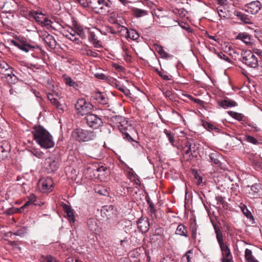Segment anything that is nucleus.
<instances>
[{
  "mask_svg": "<svg viewBox=\"0 0 262 262\" xmlns=\"http://www.w3.org/2000/svg\"><path fill=\"white\" fill-rule=\"evenodd\" d=\"M34 129V139L42 148L48 149L54 146L53 137L46 129L40 126H35Z\"/></svg>",
  "mask_w": 262,
  "mask_h": 262,
  "instance_id": "nucleus-1",
  "label": "nucleus"
},
{
  "mask_svg": "<svg viewBox=\"0 0 262 262\" xmlns=\"http://www.w3.org/2000/svg\"><path fill=\"white\" fill-rule=\"evenodd\" d=\"M91 5V10L97 14L107 15L115 10L114 5L110 0H93Z\"/></svg>",
  "mask_w": 262,
  "mask_h": 262,
  "instance_id": "nucleus-2",
  "label": "nucleus"
},
{
  "mask_svg": "<svg viewBox=\"0 0 262 262\" xmlns=\"http://www.w3.org/2000/svg\"><path fill=\"white\" fill-rule=\"evenodd\" d=\"M72 137L75 141L78 142H83L94 140L96 135L93 131L82 128H76L73 130Z\"/></svg>",
  "mask_w": 262,
  "mask_h": 262,
  "instance_id": "nucleus-3",
  "label": "nucleus"
},
{
  "mask_svg": "<svg viewBox=\"0 0 262 262\" xmlns=\"http://www.w3.org/2000/svg\"><path fill=\"white\" fill-rule=\"evenodd\" d=\"M241 61L249 68L256 69L258 67V60L251 51L246 50L242 52Z\"/></svg>",
  "mask_w": 262,
  "mask_h": 262,
  "instance_id": "nucleus-4",
  "label": "nucleus"
},
{
  "mask_svg": "<svg viewBox=\"0 0 262 262\" xmlns=\"http://www.w3.org/2000/svg\"><path fill=\"white\" fill-rule=\"evenodd\" d=\"M77 114L81 116L86 115L94 110V105L84 99H79L75 104Z\"/></svg>",
  "mask_w": 262,
  "mask_h": 262,
  "instance_id": "nucleus-5",
  "label": "nucleus"
},
{
  "mask_svg": "<svg viewBox=\"0 0 262 262\" xmlns=\"http://www.w3.org/2000/svg\"><path fill=\"white\" fill-rule=\"evenodd\" d=\"M10 43L26 53L33 51L35 49L39 48L38 46L32 45L24 39H12L10 40Z\"/></svg>",
  "mask_w": 262,
  "mask_h": 262,
  "instance_id": "nucleus-6",
  "label": "nucleus"
},
{
  "mask_svg": "<svg viewBox=\"0 0 262 262\" xmlns=\"http://www.w3.org/2000/svg\"><path fill=\"white\" fill-rule=\"evenodd\" d=\"M87 125L91 128L96 129L102 125L103 122L100 118L91 113L86 115L84 118Z\"/></svg>",
  "mask_w": 262,
  "mask_h": 262,
  "instance_id": "nucleus-7",
  "label": "nucleus"
},
{
  "mask_svg": "<svg viewBox=\"0 0 262 262\" xmlns=\"http://www.w3.org/2000/svg\"><path fill=\"white\" fill-rule=\"evenodd\" d=\"M261 7V3L258 1L252 2L244 6V10L251 14H256L260 10Z\"/></svg>",
  "mask_w": 262,
  "mask_h": 262,
  "instance_id": "nucleus-8",
  "label": "nucleus"
},
{
  "mask_svg": "<svg viewBox=\"0 0 262 262\" xmlns=\"http://www.w3.org/2000/svg\"><path fill=\"white\" fill-rule=\"evenodd\" d=\"M46 168L51 172L57 170L59 166V162L55 157H49L46 159Z\"/></svg>",
  "mask_w": 262,
  "mask_h": 262,
  "instance_id": "nucleus-9",
  "label": "nucleus"
},
{
  "mask_svg": "<svg viewBox=\"0 0 262 262\" xmlns=\"http://www.w3.org/2000/svg\"><path fill=\"white\" fill-rule=\"evenodd\" d=\"M11 150L9 143L6 141L0 142V160L6 159Z\"/></svg>",
  "mask_w": 262,
  "mask_h": 262,
  "instance_id": "nucleus-10",
  "label": "nucleus"
},
{
  "mask_svg": "<svg viewBox=\"0 0 262 262\" xmlns=\"http://www.w3.org/2000/svg\"><path fill=\"white\" fill-rule=\"evenodd\" d=\"M91 97L102 105H106L108 102V98L104 93L100 92H94L92 93Z\"/></svg>",
  "mask_w": 262,
  "mask_h": 262,
  "instance_id": "nucleus-11",
  "label": "nucleus"
},
{
  "mask_svg": "<svg viewBox=\"0 0 262 262\" xmlns=\"http://www.w3.org/2000/svg\"><path fill=\"white\" fill-rule=\"evenodd\" d=\"M39 183L43 191H50L54 184L52 179L49 177L40 179Z\"/></svg>",
  "mask_w": 262,
  "mask_h": 262,
  "instance_id": "nucleus-12",
  "label": "nucleus"
},
{
  "mask_svg": "<svg viewBox=\"0 0 262 262\" xmlns=\"http://www.w3.org/2000/svg\"><path fill=\"white\" fill-rule=\"evenodd\" d=\"M138 228L142 232L146 233L149 230V219L146 217L141 216L137 222Z\"/></svg>",
  "mask_w": 262,
  "mask_h": 262,
  "instance_id": "nucleus-13",
  "label": "nucleus"
},
{
  "mask_svg": "<svg viewBox=\"0 0 262 262\" xmlns=\"http://www.w3.org/2000/svg\"><path fill=\"white\" fill-rule=\"evenodd\" d=\"M43 36V40L47 46L51 49H55L57 47V43L54 37L48 33L45 34Z\"/></svg>",
  "mask_w": 262,
  "mask_h": 262,
  "instance_id": "nucleus-14",
  "label": "nucleus"
},
{
  "mask_svg": "<svg viewBox=\"0 0 262 262\" xmlns=\"http://www.w3.org/2000/svg\"><path fill=\"white\" fill-rule=\"evenodd\" d=\"M88 38L89 41L93 45L95 48H100L102 47L101 41L98 40V37L94 31L90 30Z\"/></svg>",
  "mask_w": 262,
  "mask_h": 262,
  "instance_id": "nucleus-15",
  "label": "nucleus"
},
{
  "mask_svg": "<svg viewBox=\"0 0 262 262\" xmlns=\"http://www.w3.org/2000/svg\"><path fill=\"white\" fill-rule=\"evenodd\" d=\"M12 70L10 68L9 66L5 62L0 63V75L1 78L5 79L6 77L11 74Z\"/></svg>",
  "mask_w": 262,
  "mask_h": 262,
  "instance_id": "nucleus-16",
  "label": "nucleus"
},
{
  "mask_svg": "<svg viewBox=\"0 0 262 262\" xmlns=\"http://www.w3.org/2000/svg\"><path fill=\"white\" fill-rule=\"evenodd\" d=\"M62 207L63 210L66 213V215L68 220L71 222L74 223L75 221V217L74 214L73 210L69 205L66 204H63L62 205Z\"/></svg>",
  "mask_w": 262,
  "mask_h": 262,
  "instance_id": "nucleus-17",
  "label": "nucleus"
},
{
  "mask_svg": "<svg viewBox=\"0 0 262 262\" xmlns=\"http://www.w3.org/2000/svg\"><path fill=\"white\" fill-rule=\"evenodd\" d=\"M87 225L90 230L96 233L99 230L98 221L96 218H90L87 222Z\"/></svg>",
  "mask_w": 262,
  "mask_h": 262,
  "instance_id": "nucleus-18",
  "label": "nucleus"
},
{
  "mask_svg": "<svg viewBox=\"0 0 262 262\" xmlns=\"http://www.w3.org/2000/svg\"><path fill=\"white\" fill-rule=\"evenodd\" d=\"M217 104L220 107H221L224 109L236 106L237 105V103L235 101L229 99H224L219 101Z\"/></svg>",
  "mask_w": 262,
  "mask_h": 262,
  "instance_id": "nucleus-19",
  "label": "nucleus"
},
{
  "mask_svg": "<svg viewBox=\"0 0 262 262\" xmlns=\"http://www.w3.org/2000/svg\"><path fill=\"white\" fill-rule=\"evenodd\" d=\"M212 225L216 234V237L219 244H221L224 243L223 235L221 230V228L218 226L217 224L212 223Z\"/></svg>",
  "mask_w": 262,
  "mask_h": 262,
  "instance_id": "nucleus-20",
  "label": "nucleus"
},
{
  "mask_svg": "<svg viewBox=\"0 0 262 262\" xmlns=\"http://www.w3.org/2000/svg\"><path fill=\"white\" fill-rule=\"evenodd\" d=\"M236 39L241 40L247 45L251 44V37L247 33H240L236 36Z\"/></svg>",
  "mask_w": 262,
  "mask_h": 262,
  "instance_id": "nucleus-21",
  "label": "nucleus"
},
{
  "mask_svg": "<svg viewBox=\"0 0 262 262\" xmlns=\"http://www.w3.org/2000/svg\"><path fill=\"white\" fill-rule=\"evenodd\" d=\"M75 29L77 36H79L82 39H86V38L88 36L89 32L90 31L89 29H83L79 27L76 28Z\"/></svg>",
  "mask_w": 262,
  "mask_h": 262,
  "instance_id": "nucleus-22",
  "label": "nucleus"
},
{
  "mask_svg": "<svg viewBox=\"0 0 262 262\" xmlns=\"http://www.w3.org/2000/svg\"><path fill=\"white\" fill-rule=\"evenodd\" d=\"M176 234L180 236L187 237V228L183 224H179L176 229Z\"/></svg>",
  "mask_w": 262,
  "mask_h": 262,
  "instance_id": "nucleus-23",
  "label": "nucleus"
},
{
  "mask_svg": "<svg viewBox=\"0 0 262 262\" xmlns=\"http://www.w3.org/2000/svg\"><path fill=\"white\" fill-rule=\"evenodd\" d=\"M260 188L258 185L255 184L251 186L249 191V193L253 198L257 197L259 195Z\"/></svg>",
  "mask_w": 262,
  "mask_h": 262,
  "instance_id": "nucleus-24",
  "label": "nucleus"
},
{
  "mask_svg": "<svg viewBox=\"0 0 262 262\" xmlns=\"http://www.w3.org/2000/svg\"><path fill=\"white\" fill-rule=\"evenodd\" d=\"M245 257L246 262H259L252 255V251L249 249L245 250Z\"/></svg>",
  "mask_w": 262,
  "mask_h": 262,
  "instance_id": "nucleus-25",
  "label": "nucleus"
},
{
  "mask_svg": "<svg viewBox=\"0 0 262 262\" xmlns=\"http://www.w3.org/2000/svg\"><path fill=\"white\" fill-rule=\"evenodd\" d=\"M210 161L215 164H220V158H221V156L217 152H211L209 155Z\"/></svg>",
  "mask_w": 262,
  "mask_h": 262,
  "instance_id": "nucleus-26",
  "label": "nucleus"
},
{
  "mask_svg": "<svg viewBox=\"0 0 262 262\" xmlns=\"http://www.w3.org/2000/svg\"><path fill=\"white\" fill-rule=\"evenodd\" d=\"M155 49L157 51V52L161 55V56L163 58H167L172 57L171 55H169L168 53L166 52L165 50L163 49V48L160 45H155Z\"/></svg>",
  "mask_w": 262,
  "mask_h": 262,
  "instance_id": "nucleus-27",
  "label": "nucleus"
},
{
  "mask_svg": "<svg viewBox=\"0 0 262 262\" xmlns=\"http://www.w3.org/2000/svg\"><path fill=\"white\" fill-rule=\"evenodd\" d=\"M236 16L238 17L243 23L245 24H251V19L249 16L241 12H236Z\"/></svg>",
  "mask_w": 262,
  "mask_h": 262,
  "instance_id": "nucleus-28",
  "label": "nucleus"
},
{
  "mask_svg": "<svg viewBox=\"0 0 262 262\" xmlns=\"http://www.w3.org/2000/svg\"><path fill=\"white\" fill-rule=\"evenodd\" d=\"M220 247L222 252L223 255L225 257L231 256V252L228 246L224 243H222V245L220 244Z\"/></svg>",
  "mask_w": 262,
  "mask_h": 262,
  "instance_id": "nucleus-29",
  "label": "nucleus"
},
{
  "mask_svg": "<svg viewBox=\"0 0 262 262\" xmlns=\"http://www.w3.org/2000/svg\"><path fill=\"white\" fill-rule=\"evenodd\" d=\"M133 12L134 16L137 17L144 16L148 14L147 11L137 8H134Z\"/></svg>",
  "mask_w": 262,
  "mask_h": 262,
  "instance_id": "nucleus-30",
  "label": "nucleus"
},
{
  "mask_svg": "<svg viewBox=\"0 0 262 262\" xmlns=\"http://www.w3.org/2000/svg\"><path fill=\"white\" fill-rule=\"evenodd\" d=\"M163 232V229L161 227L156 229L154 233L151 235V239L155 241L158 239V237H161Z\"/></svg>",
  "mask_w": 262,
  "mask_h": 262,
  "instance_id": "nucleus-31",
  "label": "nucleus"
},
{
  "mask_svg": "<svg viewBox=\"0 0 262 262\" xmlns=\"http://www.w3.org/2000/svg\"><path fill=\"white\" fill-rule=\"evenodd\" d=\"M198 227L195 223L191 224L190 226V231L191 232V237L193 241L195 242L196 239Z\"/></svg>",
  "mask_w": 262,
  "mask_h": 262,
  "instance_id": "nucleus-32",
  "label": "nucleus"
},
{
  "mask_svg": "<svg viewBox=\"0 0 262 262\" xmlns=\"http://www.w3.org/2000/svg\"><path fill=\"white\" fill-rule=\"evenodd\" d=\"M26 233H27V228L25 227H23L20 228V229H18L15 232H10V237H12V235L23 236Z\"/></svg>",
  "mask_w": 262,
  "mask_h": 262,
  "instance_id": "nucleus-33",
  "label": "nucleus"
},
{
  "mask_svg": "<svg viewBox=\"0 0 262 262\" xmlns=\"http://www.w3.org/2000/svg\"><path fill=\"white\" fill-rule=\"evenodd\" d=\"M164 133L166 135V137L168 139V140L171 145L174 146V143L175 141L174 134L166 129H164Z\"/></svg>",
  "mask_w": 262,
  "mask_h": 262,
  "instance_id": "nucleus-34",
  "label": "nucleus"
},
{
  "mask_svg": "<svg viewBox=\"0 0 262 262\" xmlns=\"http://www.w3.org/2000/svg\"><path fill=\"white\" fill-rule=\"evenodd\" d=\"M228 114L230 115V116L233 117V118L238 121L243 120L244 117V116L242 114L233 111H229L228 112Z\"/></svg>",
  "mask_w": 262,
  "mask_h": 262,
  "instance_id": "nucleus-35",
  "label": "nucleus"
},
{
  "mask_svg": "<svg viewBox=\"0 0 262 262\" xmlns=\"http://www.w3.org/2000/svg\"><path fill=\"white\" fill-rule=\"evenodd\" d=\"M139 37L138 33L134 29H130L128 32L127 38H129L133 40H137Z\"/></svg>",
  "mask_w": 262,
  "mask_h": 262,
  "instance_id": "nucleus-36",
  "label": "nucleus"
},
{
  "mask_svg": "<svg viewBox=\"0 0 262 262\" xmlns=\"http://www.w3.org/2000/svg\"><path fill=\"white\" fill-rule=\"evenodd\" d=\"M116 87L117 89H118V90L122 92L127 97H129L131 94L130 91L123 85H121L116 83Z\"/></svg>",
  "mask_w": 262,
  "mask_h": 262,
  "instance_id": "nucleus-37",
  "label": "nucleus"
},
{
  "mask_svg": "<svg viewBox=\"0 0 262 262\" xmlns=\"http://www.w3.org/2000/svg\"><path fill=\"white\" fill-rule=\"evenodd\" d=\"M186 146L189 148V151L192 153L193 157H195L196 156V155H195L196 148L195 144L193 142L188 141L187 142Z\"/></svg>",
  "mask_w": 262,
  "mask_h": 262,
  "instance_id": "nucleus-38",
  "label": "nucleus"
},
{
  "mask_svg": "<svg viewBox=\"0 0 262 262\" xmlns=\"http://www.w3.org/2000/svg\"><path fill=\"white\" fill-rule=\"evenodd\" d=\"M7 81L10 84H15L18 80L17 77L12 72L8 76L6 77L5 78Z\"/></svg>",
  "mask_w": 262,
  "mask_h": 262,
  "instance_id": "nucleus-39",
  "label": "nucleus"
},
{
  "mask_svg": "<svg viewBox=\"0 0 262 262\" xmlns=\"http://www.w3.org/2000/svg\"><path fill=\"white\" fill-rule=\"evenodd\" d=\"M193 157V156L192 153L189 151V149L188 147L186 150L184 149L183 158L186 161L191 160Z\"/></svg>",
  "mask_w": 262,
  "mask_h": 262,
  "instance_id": "nucleus-40",
  "label": "nucleus"
},
{
  "mask_svg": "<svg viewBox=\"0 0 262 262\" xmlns=\"http://www.w3.org/2000/svg\"><path fill=\"white\" fill-rule=\"evenodd\" d=\"M108 119L114 123H120L122 121L123 118L120 116H113L111 117H107Z\"/></svg>",
  "mask_w": 262,
  "mask_h": 262,
  "instance_id": "nucleus-41",
  "label": "nucleus"
},
{
  "mask_svg": "<svg viewBox=\"0 0 262 262\" xmlns=\"http://www.w3.org/2000/svg\"><path fill=\"white\" fill-rule=\"evenodd\" d=\"M204 126L206 129H207L208 130L211 132L212 130H214L216 133H219L220 130V129L214 126L213 124H211L210 123L206 122L204 124Z\"/></svg>",
  "mask_w": 262,
  "mask_h": 262,
  "instance_id": "nucleus-42",
  "label": "nucleus"
},
{
  "mask_svg": "<svg viewBox=\"0 0 262 262\" xmlns=\"http://www.w3.org/2000/svg\"><path fill=\"white\" fill-rule=\"evenodd\" d=\"M217 13L219 16L221 18H226L227 17V14L225 11V9L222 7L220 6L217 8Z\"/></svg>",
  "mask_w": 262,
  "mask_h": 262,
  "instance_id": "nucleus-43",
  "label": "nucleus"
},
{
  "mask_svg": "<svg viewBox=\"0 0 262 262\" xmlns=\"http://www.w3.org/2000/svg\"><path fill=\"white\" fill-rule=\"evenodd\" d=\"M51 103L54 105L57 109L61 111L62 112H63L62 104L57 99L55 98V99H52Z\"/></svg>",
  "mask_w": 262,
  "mask_h": 262,
  "instance_id": "nucleus-44",
  "label": "nucleus"
},
{
  "mask_svg": "<svg viewBox=\"0 0 262 262\" xmlns=\"http://www.w3.org/2000/svg\"><path fill=\"white\" fill-rule=\"evenodd\" d=\"M163 18V19L165 21L168 22V23L165 24V26L168 27H170L171 26H176V24L177 23V21H175L172 18L168 17H166V16H164Z\"/></svg>",
  "mask_w": 262,
  "mask_h": 262,
  "instance_id": "nucleus-45",
  "label": "nucleus"
},
{
  "mask_svg": "<svg viewBox=\"0 0 262 262\" xmlns=\"http://www.w3.org/2000/svg\"><path fill=\"white\" fill-rule=\"evenodd\" d=\"M128 31L129 30L127 29V28L122 26L119 31H118V33L117 34H118L120 36H124L127 38Z\"/></svg>",
  "mask_w": 262,
  "mask_h": 262,
  "instance_id": "nucleus-46",
  "label": "nucleus"
},
{
  "mask_svg": "<svg viewBox=\"0 0 262 262\" xmlns=\"http://www.w3.org/2000/svg\"><path fill=\"white\" fill-rule=\"evenodd\" d=\"M252 52H253V54H256L257 55L262 57V45H260V47H254L252 48Z\"/></svg>",
  "mask_w": 262,
  "mask_h": 262,
  "instance_id": "nucleus-47",
  "label": "nucleus"
},
{
  "mask_svg": "<svg viewBox=\"0 0 262 262\" xmlns=\"http://www.w3.org/2000/svg\"><path fill=\"white\" fill-rule=\"evenodd\" d=\"M65 80L66 83L70 86H72L74 88H76L78 86L77 83L76 82H75L73 80H72V78L70 77L66 78Z\"/></svg>",
  "mask_w": 262,
  "mask_h": 262,
  "instance_id": "nucleus-48",
  "label": "nucleus"
},
{
  "mask_svg": "<svg viewBox=\"0 0 262 262\" xmlns=\"http://www.w3.org/2000/svg\"><path fill=\"white\" fill-rule=\"evenodd\" d=\"M70 29L72 31V32H73V34H71V35H66V37L70 39L71 40L73 41H76L78 40V38L76 37L77 36V33L75 30H73L72 28H70Z\"/></svg>",
  "mask_w": 262,
  "mask_h": 262,
  "instance_id": "nucleus-49",
  "label": "nucleus"
},
{
  "mask_svg": "<svg viewBox=\"0 0 262 262\" xmlns=\"http://www.w3.org/2000/svg\"><path fill=\"white\" fill-rule=\"evenodd\" d=\"M29 201L31 202L32 204L34 206H40V204L37 202L36 197L33 194H31L29 197Z\"/></svg>",
  "mask_w": 262,
  "mask_h": 262,
  "instance_id": "nucleus-50",
  "label": "nucleus"
},
{
  "mask_svg": "<svg viewBox=\"0 0 262 262\" xmlns=\"http://www.w3.org/2000/svg\"><path fill=\"white\" fill-rule=\"evenodd\" d=\"M246 140L247 142L256 145L258 144V140L254 137L251 136H246Z\"/></svg>",
  "mask_w": 262,
  "mask_h": 262,
  "instance_id": "nucleus-51",
  "label": "nucleus"
},
{
  "mask_svg": "<svg viewBox=\"0 0 262 262\" xmlns=\"http://www.w3.org/2000/svg\"><path fill=\"white\" fill-rule=\"evenodd\" d=\"M190 254H192L191 250L187 251L183 257V261H186V262H192L191 257L190 256Z\"/></svg>",
  "mask_w": 262,
  "mask_h": 262,
  "instance_id": "nucleus-52",
  "label": "nucleus"
},
{
  "mask_svg": "<svg viewBox=\"0 0 262 262\" xmlns=\"http://www.w3.org/2000/svg\"><path fill=\"white\" fill-rule=\"evenodd\" d=\"M217 56L220 58H221L222 59H223V60H224L225 61H227L228 62H231V60L228 58V57H227L225 54H224L222 52L217 53Z\"/></svg>",
  "mask_w": 262,
  "mask_h": 262,
  "instance_id": "nucleus-53",
  "label": "nucleus"
},
{
  "mask_svg": "<svg viewBox=\"0 0 262 262\" xmlns=\"http://www.w3.org/2000/svg\"><path fill=\"white\" fill-rule=\"evenodd\" d=\"M242 211L243 212V213L245 214V215L247 217H248L249 219H251V218L253 219V216L252 213L246 207L242 209Z\"/></svg>",
  "mask_w": 262,
  "mask_h": 262,
  "instance_id": "nucleus-54",
  "label": "nucleus"
},
{
  "mask_svg": "<svg viewBox=\"0 0 262 262\" xmlns=\"http://www.w3.org/2000/svg\"><path fill=\"white\" fill-rule=\"evenodd\" d=\"M32 153L33 154V155L34 156L38 158L42 159L43 158V154L42 152H41L40 151H38L37 150H33L32 151Z\"/></svg>",
  "mask_w": 262,
  "mask_h": 262,
  "instance_id": "nucleus-55",
  "label": "nucleus"
},
{
  "mask_svg": "<svg viewBox=\"0 0 262 262\" xmlns=\"http://www.w3.org/2000/svg\"><path fill=\"white\" fill-rule=\"evenodd\" d=\"M158 74L159 76L163 78V79L165 80H170V78L168 75H167L165 74V72L164 71H158Z\"/></svg>",
  "mask_w": 262,
  "mask_h": 262,
  "instance_id": "nucleus-56",
  "label": "nucleus"
},
{
  "mask_svg": "<svg viewBox=\"0 0 262 262\" xmlns=\"http://www.w3.org/2000/svg\"><path fill=\"white\" fill-rule=\"evenodd\" d=\"M85 54L87 56H92L93 57H96L98 55V54L96 52L90 49L86 50Z\"/></svg>",
  "mask_w": 262,
  "mask_h": 262,
  "instance_id": "nucleus-57",
  "label": "nucleus"
},
{
  "mask_svg": "<svg viewBox=\"0 0 262 262\" xmlns=\"http://www.w3.org/2000/svg\"><path fill=\"white\" fill-rule=\"evenodd\" d=\"M106 32L113 35L116 34L115 28L111 26H106L105 27Z\"/></svg>",
  "mask_w": 262,
  "mask_h": 262,
  "instance_id": "nucleus-58",
  "label": "nucleus"
},
{
  "mask_svg": "<svg viewBox=\"0 0 262 262\" xmlns=\"http://www.w3.org/2000/svg\"><path fill=\"white\" fill-rule=\"evenodd\" d=\"M123 138L124 139L127 140L129 142H132V141H134V139L132 138V137L129 135V134L127 132H123Z\"/></svg>",
  "mask_w": 262,
  "mask_h": 262,
  "instance_id": "nucleus-59",
  "label": "nucleus"
},
{
  "mask_svg": "<svg viewBox=\"0 0 262 262\" xmlns=\"http://www.w3.org/2000/svg\"><path fill=\"white\" fill-rule=\"evenodd\" d=\"M44 15L41 13H40L39 14H38V15H37V16H36V17L35 18V19L38 21V22H40L41 23H42V20H43V19L44 18Z\"/></svg>",
  "mask_w": 262,
  "mask_h": 262,
  "instance_id": "nucleus-60",
  "label": "nucleus"
},
{
  "mask_svg": "<svg viewBox=\"0 0 262 262\" xmlns=\"http://www.w3.org/2000/svg\"><path fill=\"white\" fill-rule=\"evenodd\" d=\"M31 205H33L32 204V203H31L30 201H29V200L28 201H27L23 206H22L19 209V210H20V212H22V211H24V209L25 208H26L28 206H31Z\"/></svg>",
  "mask_w": 262,
  "mask_h": 262,
  "instance_id": "nucleus-61",
  "label": "nucleus"
},
{
  "mask_svg": "<svg viewBox=\"0 0 262 262\" xmlns=\"http://www.w3.org/2000/svg\"><path fill=\"white\" fill-rule=\"evenodd\" d=\"M52 256L51 255H48L47 256H42L41 262H50L51 259H52Z\"/></svg>",
  "mask_w": 262,
  "mask_h": 262,
  "instance_id": "nucleus-62",
  "label": "nucleus"
},
{
  "mask_svg": "<svg viewBox=\"0 0 262 262\" xmlns=\"http://www.w3.org/2000/svg\"><path fill=\"white\" fill-rule=\"evenodd\" d=\"M248 126L251 127L254 129L255 132H258L260 130L259 128L257 126V125L254 123H249L248 124Z\"/></svg>",
  "mask_w": 262,
  "mask_h": 262,
  "instance_id": "nucleus-63",
  "label": "nucleus"
},
{
  "mask_svg": "<svg viewBox=\"0 0 262 262\" xmlns=\"http://www.w3.org/2000/svg\"><path fill=\"white\" fill-rule=\"evenodd\" d=\"M160 262H176V261L170 257H164Z\"/></svg>",
  "mask_w": 262,
  "mask_h": 262,
  "instance_id": "nucleus-64",
  "label": "nucleus"
}]
</instances>
